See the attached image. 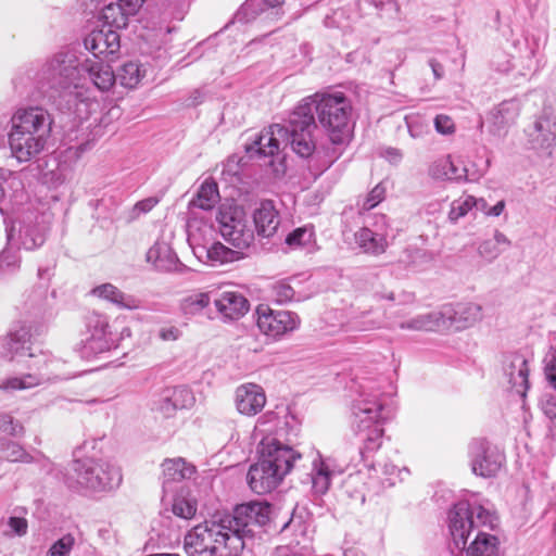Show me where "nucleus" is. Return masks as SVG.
<instances>
[{
    "label": "nucleus",
    "mask_w": 556,
    "mask_h": 556,
    "mask_svg": "<svg viewBox=\"0 0 556 556\" xmlns=\"http://www.w3.org/2000/svg\"><path fill=\"white\" fill-rule=\"evenodd\" d=\"M30 333L28 329L21 326L18 329L11 331L8 337L0 340L3 351L0 355L4 358L13 361L16 357L26 356L30 351L29 346Z\"/></svg>",
    "instance_id": "nucleus-28"
},
{
    "label": "nucleus",
    "mask_w": 556,
    "mask_h": 556,
    "mask_svg": "<svg viewBox=\"0 0 556 556\" xmlns=\"http://www.w3.org/2000/svg\"><path fill=\"white\" fill-rule=\"evenodd\" d=\"M87 337L81 341L79 349L84 358H92L109 351L113 345L109 318L99 313H90L86 318Z\"/></svg>",
    "instance_id": "nucleus-11"
},
{
    "label": "nucleus",
    "mask_w": 556,
    "mask_h": 556,
    "mask_svg": "<svg viewBox=\"0 0 556 556\" xmlns=\"http://www.w3.org/2000/svg\"><path fill=\"white\" fill-rule=\"evenodd\" d=\"M468 170L467 168L463 167L459 168L453 161H452V168L448 174V180H468Z\"/></svg>",
    "instance_id": "nucleus-60"
},
{
    "label": "nucleus",
    "mask_w": 556,
    "mask_h": 556,
    "mask_svg": "<svg viewBox=\"0 0 556 556\" xmlns=\"http://www.w3.org/2000/svg\"><path fill=\"white\" fill-rule=\"evenodd\" d=\"M123 477L119 468L102 459L85 457L72 464L70 482L85 493L108 492L119 486Z\"/></svg>",
    "instance_id": "nucleus-7"
},
{
    "label": "nucleus",
    "mask_w": 556,
    "mask_h": 556,
    "mask_svg": "<svg viewBox=\"0 0 556 556\" xmlns=\"http://www.w3.org/2000/svg\"><path fill=\"white\" fill-rule=\"evenodd\" d=\"M7 240L11 247L31 251L41 247L47 237V227L39 223H23L17 231L15 226L7 227Z\"/></svg>",
    "instance_id": "nucleus-17"
},
{
    "label": "nucleus",
    "mask_w": 556,
    "mask_h": 556,
    "mask_svg": "<svg viewBox=\"0 0 556 556\" xmlns=\"http://www.w3.org/2000/svg\"><path fill=\"white\" fill-rule=\"evenodd\" d=\"M355 241L363 252L371 255H380L386 252L388 241L386 236L364 227L355 233Z\"/></svg>",
    "instance_id": "nucleus-33"
},
{
    "label": "nucleus",
    "mask_w": 556,
    "mask_h": 556,
    "mask_svg": "<svg viewBox=\"0 0 556 556\" xmlns=\"http://www.w3.org/2000/svg\"><path fill=\"white\" fill-rule=\"evenodd\" d=\"M492 514L481 505L458 502L450 510L448 528L455 546L464 549L470 532L480 526H492Z\"/></svg>",
    "instance_id": "nucleus-9"
},
{
    "label": "nucleus",
    "mask_w": 556,
    "mask_h": 556,
    "mask_svg": "<svg viewBox=\"0 0 556 556\" xmlns=\"http://www.w3.org/2000/svg\"><path fill=\"white\" fill-rule=\"evenodd\" d=\"M217 311L224 318L236 320L244 316L250 304L247 298L236 291H225L214 301Z\"/></svg>",
    "instance_id": "nucleus-26"
},
{
    "label": "nucleus",
    "mask_w": 556,
    "mask_h": 556,
    "mask_svg": "<svg viewBox=\"0 0 556 556\" xmlns=\"http://www.w3.org/2000/svg\"><path fill=\"white\" fill-rule=\"evenodd\" d=\"M219 199L218 188L215 182L205 181L201 185L195 198L191 201V205L204 211L214 207Z\"/></svg>",
    "instance_id": "nucleus-41"
},
{
    "label": "nucleus",
    "mask_w": 556,
    "mask_h": 556,
    "mask_svg": "<svg viewBox=\"0 0 556 556\" xmlns=\"http://www.w3.org/2000/svg\"><path fill=\"white\" fill-rule=\"evenodd\" d=\"M442 313L446 314L445 328L454 327L456 330L471 327L482 318V307L471 302L445 306Z\"/></svg>",
    "instance_id": "nucleus-23"
},
{
    "label": "nucleus",
    "mask_w": 556,
    "mask_h": 556,
    "mask_svg": "<svg viewBox=\"0 0 556 556\" xmlns=\"http://www.w3.org/2000/svg\"><path fill=\"white\" fill-rule=\"evenodd\" d=\"M52 124L50 113L40 106L18 109L11 117V129L47 140L51 136Z\"/></svg>",
    "instance_id": "nucleus-14"
},
{
    "label": "nucleus",
    "mask_w": 556,
    "mask_h": 556,
    "mask_svg": "<svg viewBox=\"0 0 556 556\" xmlns=\"http://www.w3.org/2000/svg\"><path fill=\"white\" fill-rule=\"evenodd\" d=\"M50 182L54 187H59L72 178V170L66 164L59 165L56 169L50 172Z\"/></svg>",
    "instance_id": "nucleus-56"
},
{
    "label": "nucleus",
    "mask_w": 556,
    "mask_h": 556,
    "mask_svg": "<svg viewBox=\"0 0 556 556\" xmlns=\"http://www.w3.org/2000/svg\"><path fill=\"white\" fill-rule=\"evenodd\" d=\"M211 303V296L207 292H200L185 296L179 304L184 315L195 316L201 314Z\"/></svg>",
    "instance_id": "nucleus-42"
},
{
    "label": "nucleus",
    "mask_w": 556,
    "mask_h": 556,
    "mask_svg": "<svg viewBox=\"0 0 556 556\" xmlns=\"http://www.w3.org/2000/svg\"><path fill=\"white\" fill-rule=\"evenodd\" d=\"M75 545V538L72 534H65L54 542L46 556H68Z\"/></svg>",
    "instance_id": "nucleus-50"
},
{
    "label": "nucleus",
    "mask_w": 556,
    "mask_h": 556,
    "mask_svg": "<svg viewBox=\"0 0 556 556\" xmlns=\"http://www.w3.org/2000/svg\"><path fill=\"white\" fill-rule=\"evenodd\" d=\"M445 316L442 311L422 313L401 320L397 327L405 331H437L445 328Z\"/></svg>",
    "instance_id": "nucleus-27"
},
{
    "label": "nucleus",
    "mask_w": 556,
    "mask_h": 556,
    "mask_svg": "<svg viewBox=\"0 0 556 556\" xmlns=\"http://www.w3.org/2000/svg\"><path fill=\"white\" fill-rule=\"evenodd\" d=\"M253 220L258 236L269 238L275 235L280 219L271 201H263L253 214Z\"/></svg>",
    "instance_id": "nucleus-31"
},
{
    "label": "nucleus",
    "mask_w": 556,
    "mask_h": 556,
    "mask_svg": "<svg viewBox=\"0 0 556 556\" xmlns=\"http://www.w3.org/2000/svg\"><path fill=\"white\" fill-rule=\"evenodd\" d=\"M157 204V200L155 198H148L142 201H139L135 205V210L140 213L150 212Z\"/></svg>",
    "instance_id": "nucleus-61"
},
{
    "label": "nucleus",
    "mask_w": 556,
    "mask_h": 556,
    "mask_svg": "<svg viewBox=\"0 0 556 556\" xmlns=\"http://www.w3.org/2000/svg\"><path fill=\"white\" fill-rule=\"evenodd\" d=\"M405 123L412 138H420L426 132L427 125L417 116H406Z\"/></svg>",
    "instance_id": "nucleus-57"
},
{
    "label": "nucleus",
    "mask_w": 556,
    "mask_h": 556,
    "mask_svg": "<svg viewBox=\"0 0 556 556\" xmlns=\"http://www.w3.org/2000/svg\"><path fill=\"white\" fill-rule=\"evenodd\" d=\"M48 140L11 129L9 146L11 155L20 163L37 159L46 149Z\"/></svg>",
    "instance_id": "nucleus-16"
},
{
    "label": "nucleus",
    "mask_w": 556,
    "mask_h": 556,
    "mask_svg": "<svg viewBox=\"0 0 556 556\" xmlns=\"http://www.w3.org/2000/svg\"><path fill=\"white\" fill-rule=\"evenodd\" d=\"M0 456L9 462L31 463L33 457L21 445L8 440H0Z\"/></svg>",
    "instance_id": "nucleus-43"
},
{
    "label": "nucleus",
    "mask_w": 556,
    "mask_h": 556,
    "mask_svg": "<svg viewBox=\"0 0 556 556\" xmlns=\"http://www.w3.org/2000/svg\"><path fill=\"white\" fill-rule=\"evenodd\" d=\"M195 403V397L193 392L186 386L175 387L170 393L164 399V405L162 409L169 414L172 410L176 409H188L193 406Z\"/></svg>",
    "instance_id": "nucleus-37"
},
{
    "label": "nucleus",
    "mask_w": 556,
    "mask_h": 556,
    "mask_svg": "<svg viewBox=\"0 0 556 556\" xmlns=\"http://www.w3.org/2000/svg\"><path fill=\"white\" fill-rule=\"evenodd\" d=\"M520 114V102L517 99L503 101L489 114L491 131L501 135L513 125Z\"/></svg>",
    "instance_id": "nucleus-25"
},
{
    "label": "nucleus",
    "mask_w": 556,
    "mask_h": 556,
    "mask_svg": "<svg viewBox=\"0 0 556 556\" xmlns=\"http://www.w3.org/2000/svg\"><path fill=\"white\" fill-rule=\"evenodd\" d=\"M434 127L435 130L442 135H450L455 130L452 118L444 114H440L434 118Z\"/></svg>",
    "instance_id": "nucleus-59"
},
{
    "label": "nucleus",
    "mask_w": 556,
    "mask_h": 556,
    "mask_svg": "<svg viewBox=\"0 0 556 556\" xmlns=\"http://www.w3.org/2000/svg\"><path fill=\"white\" fill-rule=\"evenodd\" d=\"M81 71L89 75L93 85L101 91L110 90L117 81V75L113 72L109 62L86 59L81 62Z\"/></svg>",
    "instance_id": "nucleus-29"
},
{
    "label": "nucleus",
    "mask_w": 556,
    "mask_h": 556,
    "mask_svg": "<svg viewBox=\"0 0 556 556\" xmlns=\"http://www.w3.org/2000/svg\"><path fill=\"white\" fill-rule=\"evenodd\" d=\"M501 253L502 250L497 248V243L491 239L482 241L478 247V254L488 262L494 261Z\"/></svg>",
    "instance_id": "nucleus-53"
},
{
    "label": "nucleus",
    "mask_w": 556,
    "mask_h": 556,
    "mask_svg": "<svg viewBox=\"0 0 556 556\" xmlns=\"http://www.w3.org/2000/svg\"><path fill=\"white\" fill-rule=\"evenodd\" d=\"M258 460L251 465L247 481L257 494L275 490L291 471L302 455L274 437H265L258 445Z\"/></svg>",
    "instance_id": "nucleus-3"
},
{
    "label": "nucleus",
    "mask_w": 556,
    "mask_h": 556,
    "mask_svg": "<svg viewBox=\"0 0 556 556\" xmlns=\"http://www.w3.org/2000/svg\"><path fill=\"white\" fill-rule=\"evenodd\" d=\"M475 204H477V202L476 198L472 195H465L454 200L451 203L450 212L447 215L448 220L452 224H456L475 207Z\"/></svg>",
    "instance_id": "nucleus-44"
},
{
    "label": "nucleus",
    "mask_w": 556,
    "mask_h": 556,
    "mask_svg": "<svg viewBox=\"0 0 556 556\" xmlns=\"http://www.w3.org/2000/svg\"><path fill=\"white\" fill-rule=\"evenodd\" d=\"M20 247H11L7 242V247L0 253V275L11 273L20 267L21 258L17 253Z\"/></svg>",
    "instance_id": "nucleus-45"
},
{
    "label": "nucleus",
    "mask_w": 556,
    "mask_h": 556,
    "mask_svg": "<svg viewBox=\"0 0 556 556\" xmlns=\"http://www.w3.org/2000/svg\"><path fill=\"white\" fill-rule=\"evenodd\" d=\"M148 66L137 61L126 62L117 72V81L125 88L137 87L147 76Z\"/></svg>",
    "instance_id": "nucleus-36"
},
{
    "label": "nucleus",
    "mask_w": 556,
    "mask_h": 556,
    "mask_svg": "<svg viewBox=\"0 0 556 556\" xmlns=\"http://www.w3.org/2000/svg\"><path fill=\"white\" fill-rule=\"evenodd\" d=\"M81 63L72 51H60L46 61L38 73L41 91L51 100L73 94L77 88Z\"/></svg>",
    "instance_id": "nucleus-5"
},
{
    "label": "nucleus",
    "mask_w": 556,
    "mask_h": 556,
    "mask_svg": "<svg viewBox=\"0 0 556 556\" xmlns=\"http://www.w3.org/2000/svg\"><path fill=\"white\" fill-rule=\"evenodd\" d=\"M309 458L311 471L307 476L311 481V493L314 497H321L331 486L333 470L318 451L312 452Z\"/></svg>",
    "instance_id": "nucleus-22"
},
{
    "label": "nucleus",
    "mask_w": 556,
    "mask_h": 556,
    "mask_svg": "<svg viewBox=\"0 0 556 556\" xmlns=\"http://www.w3.org/2000/svg\"><path fill=\"white\" fill-rule=\"evenodd\" d=\"M85 48L93 55V60L112 62L121 49V38L115 29L102 27L92 30L84 40Z\"/></svg>",
    "instance_id": "nucleus-15"
},
{
    "label": "nucleus",
    "mask_w": 556,
    "mask_h": 556,
    "mask_svg": "<svg viewBox=\"0 0 556 556\" xmlns=\"http://www.w3.org/2000/svg\"><path fill=\"white\" fill-rule=\"evenodd\" d=\"M147 262L159 270H172L176 266L177 257L167 243L156 242L148 250Z\"/></svg>",
    "instance_id": "nucleus-34"
},
{
    "label": "nucleus",
    "mask_w": 556,
    "mask_h": 556,
    "mask_svg": "<svg viewBox=\"0 0 556 556\" xmlns=\"http://www.w3.org/2000/svg\"><path fill=\"white\" fill-rule=\"evenodd\" d=\"M452 168V159L450 155L435 160L429 167V175L438 180H448V174Z\"/></svg>",
    "instance_id": "nucleus-49"
},
{
    "label": "nucleus",
    "mask_w": 556,
    "mask_h": 556,
    "mask_svg": "<svg viewBox=\"0 0 556 556\" xmlns=\"http://www.w3.org/2000/svg\"><path fill=\"white\" fill-rule=\"evenodd\" d=\"M222 237L235 249L244 252L251 248L254 242V230L249 226V220L228 227L227 225L219 231Z\"/></svg>",
    "instance_id": "nucleus-32"
},
{
    "label": "nucleus",
    "mask_w": 556,
    "mask_h": 556,
    "mask_svg": "<svg viewBox=\"0 0 556 556\" xmlns=\"http://www.w3.org/2000/svg\"><path fill=\"white\" fill-rule=\"evenodd\" d=\"M304 102L312 103L332 143L342 144L349 139L352 105L342 92L316 93Z\"/></svg>",
    "instance_id": "nucleus-6"
},
{
    "label": "nucleus",
    "mask_w": 556,
    "mask_h": 556,
    "mask_svg": "<svg viewBox=\"0 0 556 556\" xmlns=\"http://www.w3.org/2000/svg\"><path fill=\"white\" fill-rule=\"evenodd\" d=\"M91 293L106 300L118 308L135 311L141 307V301L135 295L121 291L112 283H103L92 289Z\"/></svg>",
    "instance_id": "nucleus-30"
},
{
    "label": "nucleus",
    "mask_w": 556,
    "mask_h": 556,
    "mask_svg": "<svg viewBox=\"0 0 556 556\" xmlns=\"http://www.w3.org/2000/svg\"><path fill=\"white\" fill-rule=\"evenodd\" d=\"M389 414L387 394L371 386L362 387L351 406L350 427L361 443L359 453L363 457L381 447L383 425Z\"/></svg>",
    "instance_id": "nucleus-2"
},
{
    "label": "nucleus",
    "mask_w": 556,
    "mask_h": 556,
    "mask_svg": "<svg viewBox=\"0 0 556 556\" xmlns=\"http://www.w3.org/2000/svg\"><path fill=\"white\" fill-rule=\"evenodd\" d=\"M0 431L12 437H20L24 433V427L10 414H0Z\"/></svg>",
    "instance_id": "nucleus-51"
},
{
    "label": "nucleus",
    "mask_w": 556,
    "mask_h": 556,
    "mask_svg": "<svg viewBox=\"0 0 556 556\" xmlns=\"http://www.w3.org/2000/svg\"><path fill=\"white\" fill-rule=\"evenodd\" d=\"M233 402L239 414L255 416L264 408L266 394L256 383H243L237 387Z\"/></svg>",
    "instance_id": "nucleus-20"
},
{
    "label": "nucleus",
    "mask_w": 556,
    "mask_h": 556,
    "mask_svg": "<svg viewBox=\"0 0 556 556\" xmlns=\"http://www.w3.org/2000/svg\"><path fill=\"white\" fill-rule=\"evenodd\" d=\"M546 376L556 389V358L553 361L552 365L546 368Z\"/></svg>",
    "instance_id": "nucleus-64"
},
{
    "label": "nucleus",
    "mask_w": 556,
    "mask_h": 556,
    "mask_svg": "<svg viewBox=\"0 0 556 556\" xmlns=\"http://www.w3.org/2000/svg\"><path fill=\"white\" fill-rule=\"evenodd\" d=\"M316 123L312 103L302 102L290 114L288 125L274 124L262 130L247 151L251 156L254 153L262 157H273L280 150V146L290 144L292 150L301 157H308L315 151L313 131Z\"/></svg>",
    "instance_id": "nucleus-1"
},
{
    "label": "nucleus",
    "mask_w": 556,
    "mask_h": 556,
    "mask_svg": "<svg viewBox=\"0 0 556 556\" xmlns=\"http://www.w3.org/2000/svg\"><path fill=\"white\" fill-rule=\"evenodd\" d=\"M161 467L163 500H165L167 494L174 492V485L176 483L190 480L197 473L195 466L182 457L166 458L163 460Z\"/></svg>",
    "instance_id": "nucleus-18"
},
{
    "label": "nucleus",
    "mask_w": 556,
    "mask_h": 556,
    "mask_svg": "<svg viewBox=\"0 0 556 556\" xmlns=\"http://www.w3.org/2000/svg\"><path fill=\"white\" fill-rule=\"evenodd\" d=\"M181 330L174 325H165L157 330L159 339L164 342L177 341L181 337Z\"/></svg>",
    "instance_id": "nucleus-58"
},
{
    "label": "nucleus",
    "mask_w": 556,
    "mask_h": 556,
    "mask_svg": "<svg viewBox=\"0 0 556 556\" xmlns=\"http://www.w3.org/2000/svg\"><path fill=\"white\" fill-rule=\"evenodd\" d=\"M382 473L387 477L389 485H394L396 481H403L408 475L407 468L397 469L393 464H384L382 467Z\"/></svg>",
    "instance_id": "nucleus-55"
},
{
    "label": "nucleus",
    "mask_w": 556,
    "mask_h": 556,
    "mask_svg": "<svg viewBox=\"0 0 556 556\" xmlns=\"http://www.w3.org/2000/svg\"><path fill=\"white\" fill-rule=\"evenodd\" d=\"M235 533L222 514H215L185 535L184 548L189 556H238L243 542Z\"/></svg>",
    "instance_id": "nucleus-4"
},
{
    "label": "nucleus",
    "mask_w": 556,
    "mask_h": 556,
    "mask_svg": "<svg viewBox=\"0 0 556 556\" xmlns=\"http://www.w3.org/2000/svg\"><path fill=\"white\" fill-rule=\"evenodd\" d=\"M224 522L236 532L243 547L245 540L252 539L256 534V530L261 529L269 521L270 505L264 502H250L238 505L231 514H222Z\"/></svg>",
    "instance_id": "nucleus-10"
},
{
    "label": "nucleus",
    "mask_w": 556,
    "mask_h": 556,
    "mask_svg": "<svg viewBox=\"0 0 556 556\" xmlns=\"http://www.w3.org/2000/svg\"><path fill=\"white\" fill-rule=\"evenodd\" d=\"M198 502L189 490L180 488L176 491L172 501V511L181 519H191L195 516Z\"/></svg>",
    "instance_id": "nucleus-35"
},
{
    "label": "nucleus",
    "mask_w": 556,
    "mask_h": 556,
    "mask_svg": "<svg viewBox=\"0 0 556 556\" xmlns=\"http://www.w3.org/2000/svg\"><path fill=\"white\" fill-rule=\"evenodd\" d=\"M271 292L276 302L280 304L290 302L295 294L294 289L286 281L275 282L271 287Z\"/></svg>",
    "instance_id": "nucleus-52"
},
{
    "label": "nucleus",
    "mask_w": 556,
    "mask_h": 556,
    "mask_svg": "<svg viewBox=\"0 0 556 556\" xmlns=\"http://www.w3.org/2000/svg\"><path fill=\"white\" fill-rule=\"evenodd\" d=\"M248 217L243 207L236 204H223L219 206L216 220L219 225V231L224 226L240 225V223L247 222Z\"/></svg>",
    "instance_id": "nucleus-40"
},
{
    "label": "nucleus",
    "mask_w": 556,
    "mask_h": 556,
    "mask_svg": "<svg viewBox=\"0 0 556 556\" xmlns=\"http://www.w3.org/2000/svg\"><path fill=\"white\" fill-rule=\"evenodd\" d=\"M503 371L510 387L525 396L529 386V369L525 356L517 353L506 355L503 361Z\"/></svg>",
    "instance_id": "nucleus-24"
},
{
    "label": "nucleus",
    "mask_w": 556,
    "mask_h": 556,
    "mask_svg": "<svg viewBox=\"0 0 556 556\" xmlns=\"http://www.w3.org/2000/svg\"><path fill=\"white\" fill-rule=\"evenodd\" d=\"M2 526V535L9 539L24 536L28 531V521L24 517L10 516Z\"/></svg>",
    "instance_id": "nucleus-46"
},
{
    "label": "nucleus",
    "mask_w": 556,
    "mask_h": 556,
    "mask_svg": "<svg viewBox=\"0 0 556 556\" xmlns=\"http://www.w3.org/2000/svg\"><path fill=\"white\" fill-rule=\"evenodd\" d=\"M282 2L283 0H248L237 13L236 17L242 21L241 16H247L250 11L253 13L256 12V9L264 11L265 9L276 8Z\"/></svg>",
    "instance_id": "nucleus-48"
},
{
    "label": "nucleus",
    "mask_w": 556,
    "mask_h": 556,
    "mask_svg": "<svg viewBox=\"0 0 556 556\" xmlns=\"http://www.w3.org/2000/svg\"><path fill=\"white\" fill-rule=\"evenodd\" d=\"M526 134L533 149H548L556 144V118L544 111L526 129Z\"/></svg>",
    "instance_id": "nucleus-21"
},
{
    "label": "nucleus",
    "mask_w": 556,
    "mask_h": 556,
    "mask_svg": "<svg viewBox=\"0 0 556 556\" xmlns=\"http://www.w3.org/2000/svg\"><path fill=\"white\" fill-rule=\"evenodd\" d=\"M27 356L34 357L35 361L28 365L29 369H35L36 374H26L22 377H11L0 380V390L12 392L17 390H26L39 386L46 380H49V375L42 371V367L48 364V357L45 354L36 356L30 351Z\"/></svg>",
    "instance_id": "nucleus-19"
},
{
    "label": "nucleus",
    "mask_w": 556,
    "mask_h": 556,
    "mask_svg": "<svg viewBox=\"0 0 556 556\" xmlns=\"http://www.w3.org/2000/svg\"><path fill=\"white\" fill-rule=\"evenodd\" d=\"M313 239V229L309 227H300L291 231L285 242L292 249L304 247Z\"/></svg>",
    "instance_id": "nucleus-47"
},
{
    "label": "nucleus",
    "mask_w": 556,
    "mask_h": 556,
    "mask_svg": "<svg viewBox=\"0 0 556 556\" xmlns=\"http://www.w3.org/2000/svg\"><path fill=\"white\" fill-rule=\"evenodd\" d=\"M214 228L205 223L192 220L188 224V242L195 257L213 266L238 261L244 256L239 249H229L220 242H213Z\"/></svg>",
    "instance_id": "nucleus-8"
},
{
    "label": "nucleus",
    "mask_w": 556,
    "mask_h": 556,
    "mask_svg": "<svg viewBox=\"0 0 556 556\" xmlns=\"http://www.w3.org/2000/svg\"><path fill=\"white\" fill-rule=\"evenodd\" d=\"M386 194V188L381 185H377L365 198L362 203V210L369 211L376 207L383 199Z\"/></svg>",
    "instance_id": "nucleus-54"
},
{
    "label": "nucleus",
    "mask_w": 556,
    "mask_h": 556,
    "mask_svg": "<svg viewBox=\"0 0 556 556\" xmlns=\"http://www.w3.org/2000/svg\"><path fill=\"white\" fill-rule=\"evenodd\" d=\"M382 155L394 164L399 163L403 157V153L396 148H387Z\"/></svg>",
    "instance_id": "nucleus-63"
},
{
    "label": "nucleus",
    "mask_w": 556,
    "mask_h": 556,
    "mask_svg": "<svg viewBox=\"0 0 556 556\" xmlns=\"http://www.w3.org/2000/svg\"><path fill=\"white\" fill-rule=\"evenodd\" d=\"M119 3L123 4L126 12L131 13V15H135L138 10L141 8L144 0H118Z\"/></svg>",
    "instance_id": "nucleus-62"
},
{
    "label": "nucleus",
    "mask_w": 556,
    "mask_h": 556,
    "mask_svg": "<svg viewBox=\"0 0 556 556\" xmlns=\"http://www.w3.org/2000/svg\"><path fill=\"white\" fill-rule=\"evenodd\" d=\"M256 325L260 331L271 338L279 339L296 330L301 324L299 315L290 311H276L266 305L256 308Z\"/></svg>",
    "instance_id": "nucleus-12"
},
{
    "label": "nucleus",
    "mask_w": 556,
    "mask_h": 556,
    "mask_svg": "<svg viewBox=\"0 0 556 556\" xmlns=\"http://www.w3.org/2000/svg\"><path fill=\"white\" fill-rule=\"evenodd\" d=\"M129 16H131V13L126 12L123 4L117 0V2H111L102 9L100 18L104 23L103 27L121 29L127 26Z\"/></svg>",
    "instance_id": "nucleus-39"
},
{
    "label": "nucleus",
    "mask_w": 556,
    "mask_h": 556,
    "mask_svg": "<svg viewBox=\"0 0 556 556\" xmlns=\"http://www.w3.org/2000/svg\"><path fill=\"white\" fill-rule=\"evenodd\" d=\"M471 470L483 478L495 477L505 463V455L485 440H473L469 445Z\"/></svg>",
    "instance_id": "nucleus-13"
},
{
    "label": "nucleus",
    "mask_w": 556,
    "mask_h": 556,
    "mask_svg": "<svg viewBox=\"0 0 556 556\" xmlns=\"http://www.w3.org/2000/svg\"><path fill=\"white\" fill-rule=\"evenodd\" d=\"M466 556H498V540L496 536L479 532L466 548Z\"/></svg>",
    "instance_id": "nucleus-38"
}]
</instances>
